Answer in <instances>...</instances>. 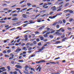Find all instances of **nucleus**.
Instances as JSON below:
<instances>
[{
    "label": "nucleus",
    "instance_id": "nucleus-1",
    "mask_svg": "<svg viewBox=\"0 0 74 74\" xmlns=\"http://www.w3.org/2000/svg\"><path fill=\"white\" fill-rule=\"evenodd\" d=\"M22 50V49H20V47H18L17 48V49H16L15 51V52H19Z\"/></svg>",
    "mask_w": 74,
    "mask_h": 74
},
{
    "label": "nucleus",
    "instance_id": "nucleus-2",
    "mask_svg": "<svg viewBox=\"0 0 74 74\" xmlns=\"http://www.w3.org/2000/svg\"><path fill=\"white\" fill-rule=\"evenodd\" d=\"M41 66H40L38 67L37 69H36V71H38V69H39V72H40V71H41Z\"/></svg>",
    "mask_w": 74,
    "mask_h": 74
},
{
    "label": "nucleus",
    "instance_id": "nucleus-3",
    "mask_svg": "<svg viewBox=\"0 0 74 74\" xmlns=\"http://www.w3.org/2000/svg\"><path fill=\"white\" fill-rule=\"evenodd\" d=\"M15 67H17V68H19L20 69H22V66H20V65L19 64L16 65Z\"/></svg>",
    "mask_w": 74,
    "mask_h": 74
},
{
    "label": "nucleus",
    "instance_id": "nucleus-4",
    "mask_svg": "<svg viewBox=\"0 0 74 74\" xmlns=\"http://www.w3.org/2000/svg\"><path fill=\"white\" fill-rule=\"evenodd\" d=\"M57 23H58V24H60V25H61V24L63 23V22H62V21L61 20H59L58 22H57Z\"/></svg>",
    "mask_w": 74,
    "mask_h": 74
},
{
    "label": "nucleus",
    "instance_id": "nucleus-5",
    "mask_svg": "<svg viewBox=\"0 0 74 74\" xmlns=\"http://www.w3.org/2000/svg\"><path fill=\"white\" fill-rule=\"evenodd\" d=\"M25 67V70L26 71H28V70L27 69L28 68H29V66H28V65H26Z\"/></svg>",
    "mask_w": 74,
    "mask_h": 74
},
{
    "label": "nucleus",
    "instance_id": "nucleus-6",
    "mask_svg": "<svg viewBox=\"0 0 74 74\" xmlns=\"http://www.w3.org/2000/svg\"><path fill=\"white\" fill-rule=\"evenodd\" d=\"M56 16H49V18H50V19H54V18H55Z\"/></svg>",
    "mask_w": 74,
    "mask_h": 74
},
{
    "label": "nucleus",
    "instance_id": "nucleus-7",
    "mask_svg": "<svg viewBox=\"0 0 74 74\" xmlns=\"http://www.w3.org/2000/svg\"><path fill=\"white\" fill-rule=\"evenodd\" d=\"M42 62H43L44 63H45V61L44 60H40V61L38 62V63H41Z\"/></svg>",
    "mask_w": 74,
    "mask_h": 74
},
{
    "label": "nucleus",
    "instance_id": "nucleus-8",
    "mask_svg": "<svg viewBox=\"0 0 74 74\" xmlns=\"http://www.w3.org/2000/svg\"><path fill=\"white\" fill-rule=\"evenodd\" d=\"M5 69V67H3L2 68H0V73H2L3 71H5L4 70H3V71H1L0 70H3V69Z\"/></svg>",
    "mask_w": 74,
    "mask_h": 74
},
{
    "label": "nucleus",
    "instance_id": "nucleus-9",
    "mask_svg": "<svg viewBox=\"0 0 74 74\" xmlns=\"http://www.w3.org/2000/svg\"><path fill=\"white\" fill-rule=\"evenodd\" d=\"M40 15H41V14H38L35 17V18H32V19H36V18H37V17H38V16H40Z\"/></svg>",
    "mask_w": 74,
    "mask_h": 74
},
{
    "label": "nucleus",
    "instance_id": "nucleus-10",
    "mask_svg": "<svg viewBox=\"0 0 74 74\" xmlns=\"http://www.w3.org/2000/svg\"><path fill=\"white\" fill-rule=\"evenodd\" d=\"M67 39V38H64L62 40V42H64V41H65V40H66Z\"/></svg>",
    "mask_w": 74,
    "mask_h": 74
},
{
    "label": "nucleus",
    "instance_id": "nucleus-11",
    "mask_svg": "<svg viewBox=\"0 0 74 74\" xmlns=\"http://www.w3.org/2000/svg\"><path fill=\"white\" fill-rule=\"evenodd\" d=\"M45 27V25H43L41 27L39 28V30H41V29H42L43 28H44Z\"/></svg>",
    "mask_w": 74,
    "mask_h": 74
},
{
    "label": "nucleus",
    "instance_id": "nucleus-12",
    "mask_svg": "<svg viewBox=\"0 0 74 74\" xmlns=\"http://www.w3.org/2000/svg\"><path fill=\"white\" fill-rule=\"evenodd\" d=\"M29 22H30L29 23H28V24H31V23H35V22H32V20H30L29 21Z\"/></svg>",
    "mask_w": 74,
    "mask_h": 74
},
{
    "label": "nucleus",
    "instance_id": "nucleus-13",
    "mask_svg": "<svg viewBox=\"0 0 74 74\" xmlns=\"http://www.w3.org/2000/svg\"><path fill=\"white\" fill-rule=\"evenodd\" d=\"M56 43L57 44H60V43H61V42L60 41H57L56 42Z\"/></svg>",
    "mask_w": 74,
    "mask_h": 74
},
{
    "label": "nucleus",
    "instance_id": "nucleus-14",
    "mask_svg": "<svg viewBox=\"0 0 74 74\" xmlns=\"http://www.w3.org/2000/svg\"><path fill=\"white\" fill-rule=\"evenodd\" d=\"M69 10H70L69 9L67 10H64V12H65V13H66L67 12H69Z\"/></svg>",
    "mask_w": 74,
    "mask_h": 74
},
{
    "label": "nucleus",
    "instance_id": "nucleus-15",
    "mask_svg": "<svg viewBox=\"0 0 74 74\" xmlns=\"http://www.w3.org/2000/svg\"><path fill=\"white\" fill-rule=\"evenodd\" d=\"M33 44H34V45H36L37 44V42L36 41H34L33 42Z\"/></svg>",
    "mask_w": 74,
    "mask_h": 74
},
{
    "label": "nucleus",
    "instance_id": "nucleus-16",
    "mask_svg": "<svg viewBox=\"0 0 74 74\" xmlns=\"http://www.w3.org/2000/svg\"><path fill=\"white\" fill-rule=\"evenodd\" d=\"M22 49L23 50H24V51H26V50H27V49H26V47H23Z\"/></svg>",
    "mask_w": 74,
    "mask_h": 74
},
{
    "label": "nucleus",
    "instance_id": "nucleus-17",
    "mask_svg": "<svg viewBox=\"0 0 74 74\" xmlns=\"http://www.w3.org/2000/svg\"><path fill=\"white\" fill-rule=\"evenodd\" d=\"M11 49H9L8 50H7V52L8 53H10V52H11Z\"/></svg>",
    "mask_w": 74,
    "mask_h": 74
},
{
    "label": "nucleus",
    "instance_id": "nucleus-18",
    "mask_svg": "<svg viewBox=\"0 0 74 74\" xmlns=\"http://www.w3.org/2000/svg\"><path fill=\"white\" fill-rule=\"evenodd\" d=\"M68 5H69V3H66V5H65V7H66L68 6Z\"/></svg>",
    "mask_w": 74,
    "mask_h": 74
},
{
    "label": "nucleus",
    "instance_id": "nucleus-19",
    "mask_svg": "<svg viewBox=\"0 0 74 74\" xmlns=\"http://www.w3.org/2000/svg\"><path fill=\"white\" fill-rule=\"evenodd\" d=\"M40 39L41 40V41H42L44 40V38L42 37H40Z\"/></svg>",
    "mask_w": 74,
    "mask_h": 74
},
{
    "label": "nucleus",
    "instance_id": "nucleus-20",
    "mask_svg": "<svg viewBox=\"0 0 74 74\" xmlns=\"http://www.w3.org/2000/svg\"><path fill=\"white\" fill-rule=\"evenodd\" d=\"M62 13H59L56 14V16H58V15H60L61 14H62Z\"/></svg>",
    "mask_w": 74,
    "mask_h": 74
},
{
    "label": "nucleus",
    "instance_id": "nucleus-21",
    "mask_svg": "<svg viewBox=\"0 0 74 74\" xmlns=\"http://www.w3.org/2000/svg\"><path fill=\"white\" fill-rule=\"evenodd\" d=\"M27 5L28 6H30V5H32V4L30 3H27Z\"/></svg>",
    "mask_w": 74,
    "mask_h": 74
},
{
    "label": "nucleus",
    "instance_id": "nucleus-22",
    "mask_svg": "<svg viewBox=\"0 0 74 74\" xmlns=\"http://www.w3.org/2000/svg\"><path fill=\"white\" fill-rule=\"evenodd\" d=\"M9 40V39H7V40H4V43H6V42H7V40Z\"/></svg>",
    "mask_w": 74,
    "mask_h": 74
},
{
    "label": "nucleus",
    "instance_id": "nucleus-23",
    "mask_svg": "<svg viewBox=\"0 0 74 74\" xmlns=\"http://www.w3.org/2000/svg\"><path fill=\"white\" fill-rule=\"evenodd\" d=\"M23 72L24 73H25V74H30V73L27 72L25 71H23Z\"/></svg>",
    "mask_w": 74,
    "mask_h": 74
},
{
    "label": "nucleus",
    "instance_id": "nucleus-24",
    "mask_svg": "<svg viewBox=\"0 0 74 74\" xmlns=\"http://www.w3.org/2000/svg\"><path fill=\"white\" fill-rule=\"evenodd\" d=\"M62 22L63 23H66V20H65V19H63V20H62Z\"/></svg>",
    "mask_w": 74,
    "mask_h": 74
},
{
    "label": "nucleus",
    "instance_id": "nucleus-25",
    "mask_svg": "<svg viewBox=\"0 0 74 74\" xmlns=\"http://www.w3.org/2000/svg\"><path fill=\"white\" fill-rule=\"evenodd\" d=\"M45 15H47V14H43L41 16H42V17H44V16H45Z\"/></svg>",
    "mask_w": 74,
    "mask_h": 74
},
{
    "label": "nucleus",
    "instance_id": "nucleus-26",
    "mask_svg": "<svg viewBox=\"0 0 74 74\" xmlns=\"http://www.w3.org/2000/svg\"><path fill=\"white\" fill-rule=\"evenodd\" d=\"M7 68L9 70H10L11 69H10V66H7Z\"/></svg>",
    "mask_w": 74,
    "mask_h": 74
},
{
    "label": "nucleus",
    "instance_id": "nucleus-27",
    "mask_svg": "<svg viewBox=\"0 0 74 74\" xmlns=\"http://www.w3.org/2000/svg\"><path fill=\"white\" fill-rule=\"evenodd\" d=\"M69 12L71 14H73V11L72 10H69Z\"/></svg>",
    "mask_w": 74,
    "mask_h": 74
},
{
    "label": "nucleus",
    "instance_id": "nucleus-28",
    "mask_svg": "<svg viewBox=\"0 0 74 74\" xmlns=\"http://www.w3.org/2000/svg\"><path fill=\"white\" fill-rule=\"evenodd\" d=\"M49 63H52V64H56V62H50Z\"/></svg>",
    "mask_w": 74,
    "mask_h": 74
},
{
    "label": "nucleus",
    "instance_id": "nucleus-29",
    "mask_svg": "<svg viewBox=\"0 0 74 74\" xmlns=\"http://www.w3.org/2000/svg\"><path fill=\"white\" fill-rule=\"evenodd\" d=\"M55 8H56V7L55 6H54L51 7V9H54Z\"/></svg>",
    "mask_w": 74,
    "mask_h": 74
},
{
    "label": "nucleus",
    "instance_id": "nucleus-30",
    "mask_svg": "<svg viewBox=\"0 0 74 74\" xmlns=\"http://www.w3.org/2000/svg\"><path fill=\"white\" fill-rule=\"evenodd\" d=\"M35 34H39L40 33V32H35Z\"/></svg>",
    "mask_w": 74,
    "mask_h": 74
},
{
    "label": "nucleus",
    "instance_id": "nucleus-31",
    "mask_svg": "<svg viewBox=\"0 0 74 74\" xmlns=\"http://www.w3.org/2000/svg\"><path fill=\"white\" fill-rule=\"evenodd\" d=\"M62 10V8H60L59 9H58L57 11V12H58V11H60Z\"/></svg>",
    "mask_w": 74,
    "mask_h": 74
},
{
    "label": "nucleus",
    "instance_id": "nucleus-32",
    "mask_svg": "<svg viewBox=\"0 0 74 74\" xmlns=\"http://www.w3.org/2000/svg\"><path fill=\"white\" fill-rule=\"evenodd\" d=\"M58 23H57V22H56V23H53V26H55V25H56V24Z\"/></svg>",
    "mask_w": 74,
    "mask_h": 74
},
{
    "label": "nucleus",
    "instance_id": "nucleus-33",
    "mask_svg": "<svg viewBox=\"0 0 74 74\" xmlns=\"http://www.w3.org/2000/svg\"><path fill=\"white\" fill-rule=\"evenodd\" d=\"M43 36L44 37H48V35H47V34H44Z\"/></svg>",
    "mask_w": 74,
    "mask_h": 74
},
{
    "label": "nucleus",
    "instance_id": "nucleus-34",
    "mask_svg": "<svg viewBox=\"0 0 74 74\" xmlns=\"http://www.w3.org/2000/svg\"><path fill=\"white\" fill-rule=\"evenodd\" d=\"M25 2V0H24L23 1H21L20 3H19V4H22V3H23Z\"/></svg>",
    "mask_w": 74,
    "mask_h": 74
},
{
    "label": "nucleus",
    "instance_id": "nucleus-35",
    "mask_svg": "<svg viewBox=\"0 0 74 74\" xmlns=\"http://www.w3.org/2000/svg\"><path fill=\"white\" fill-rule=\"evenodd\" d=\"M49 37L50 38H53V35H50L49 36Z\"/></svg>",
    "mask_w": 74,
    "mask_h": 74
},
{
    "label": "nucleus",
    "instance_id": "nucleus-36",
    "mask_svg": "<svg viewBox=\"0 0 74 74\" xmlns=\"http://www.w3.org/2000/svg\"><path fill=\"white\" fill-rule=\"evenodd\" d=\"M38 50H39L38 51H39V52H41L42 51V50H43V49H39Z\"/></svg>",
    "mask_w": 74,
    "mask_h": 74
},
{
    "label": "nucleus",
    "instance_id": "nucleus-37",
    "mask_svg": "<svg viewBox=\"0 0 74 74\" xmlns=\"http://www.w3.org/2000/svg\"><path fill=\"white\" fill-rule=\"evenodd\" d=\"M55 32V30H53V31H51L50 33H53Z\"/></svg>",
    "mask_w": 74,
    "mask_h": 74
},
{
    "label": "nucleus",
    "instance_id": "nucleus-38",
    "mask_svg": "<svg viewBox=\"0 0 74 74\" xmlns=\"http://www.w3.org/2000/svg\"><path fill=\"white\" fill-rule=\"evenodd\" d=\"M73 20V19L72 18H71L69 19L70 22H72Z\"/></svg>",
    "mask_w": 74,
    "mask_h": 74
},
{
    "label": "nucleus",
    "instance_id": "nucleus-39",
    "mask_svg": "<svg viewBox=\"0 0 74 74\" xmlns=\"http://www.w3.org/2000/svg\"><path fill=\"white\" fill-rule=\"evenodd\" d=\"M47 31H45L44 32L42 33V34H45V33H47Z\"/></svg>",
    "mask_w": 74,
    "mask_h": 74
},
{
    "label": "nucleus",
    "instance_id": "nucleus-40",
    "mask_svg": "<svg viewBox=\"0 0 74 74\" xmlns=\"http://www.w3.org/2000/svg\"><path fill=\"white\" fill-rule=\"evenodd\" d=\"M56 8H54V9H52L53 11H56Z\"/></svg>",
    "mask_w": 74,
    "mask_h": 74
},
{
    "label": "nucleus",
    "instance_id": "nucleus-41",
    "mask_svg": "<svg viewBox=\"0 0 74 74\" xmlns=\"http://www.w3.org/2000/svg\"><path fill=\"white\" fill-rule=\"evenodd\" d=\"M14 59V57H10L9 58V59H10V60H11V59Z\"/></svg>",
    "mask_w": 74,
    "mask_h": 74
},
{
    "label": "nucleus",
    "instance_id": "nucleus-42",
    "mask_svg": "<svg viewBox=\"0 0 74 74\" xmlns=\"http://www.w3.org/2000/svg\"><path fill=\"white\" fill-rule=\"evenodd\" d=\"M64 2H60L59 3V5H60V4H63Z\"/></svg>",
    "mask_w": 74,
    "mask_h": 74
},
{
    "label": "nucleus",
    "instance_id": "nucleus-43",
    "mask_svg": "<svg viewBox=\"0 0 74 74\" xmlns=\"http://www.w3.org/2000/svg\"><path fill=\"white\" fill-rule=\"evenodd\" d=\"M65 37V35H64V36H62L61 37V38H64Z\"/></svg>",
    "mask_w": 74,
    "mask_h": 74
},
{
    "label": "nucleus",
    "instance_id": "nucleus-44",
    "mask_svg": "<svg viewBox=\"0 0 74 74\" xmlns=\"http://www.w3.org/2000/svg\"><path fill=\"white\" fill-rule=\"evenodd\" d=\"M3 53H7V51L5 50H4L3 51Z\"/></svg>",
    "mask_w": 74,
    "mask_h": 74
},
{
    "label": "nucleus",
    "instance_id": "nucleus-45",
    "mask_svg": "<svg viewBox=\"0 0 74 74\" xmlns=\"http://www.w3.org/2000/svg\"><path fill=\"white\" fill-rule=\"evenodd\" d=\"M21 45L22 46H24V45H25V43H23V44H21Z\"/></svg>",
    "mask_w": 74,
    "mask_h": 74
},
{
    "label": "nucleus",
    "instance_id": "nucleus-46",
    "mask_svg": "<svg viewBox=\"0 0 74 74\" xmlns=\"http://www.w3.org/2000/svg\"><path fill=\"white\" fill-rule=\"evenodd\" d=\"M38 45H42V44H41V43H38Z\"/></svg>",
    "mask_w": 74,
    "mask_h": 74
},
{
    "label": "nucleus",
    "instance_id": "nucleus-47",
    "mask_svg": "<svg viewBox=\"0 0 74 74\" xmlns=\"http://www.w3.org/2000/svg\"><path fill=\"white\" fill-rule=\"evenodd\" d=\"M27 46H29V45H30V43H28L26 45Z\"/></svg>",
    "mask_w": 74,
    "mask_h": 74
},
{
    "label": "nucleus",
    "instance_id": "nucleus-48",
    "mask_svg": "<svg viewBox=\"0 0 74 74\" xmlns=\"http://www.w3.org/2000/svg\"><path fill=\"white\" fill-rule=\"evenodd\" d=\"M20 40L21 39H19L18 40H17L16 41L17 42H19Z\"/></svg>",
    "mask_w": 74,
    "mask_h": 74
},
{
    "label": "nucleus",
    "instance_id": "nucleus-49",
    "mask_svg": "<svg viewBox=\"0 0 74 74\" xmlns=\"http://www.w3.org/2000/svg\"><path fill=\"white\" fill-rule=\"evenodd\" d=\"M32 7H36V5H32Z\"/></svg>",
    "mask_w": 74,
    "mask_h": 74
},
{
    "label": "nucleus",
    "instance_id": "nucleus-50",
    "mask_svg": "<svg viewBox=\"0 0 74 74\" xmlns=\"http://www.w3.org/2000/svg\"><path fill=\"white\" fill-rule=\"evenodd\" d=\"M54 12H51L50 13V15H51V14H53Z\"/></svg>",
    "mask_w": 74,
    "mask_h": 74
},
{
    "label": "nucleus",
    "instance_id": "nucleus-51",
    "mask_svg": "<svg viewBox=\"0 0 74 74\" xmlns=\"http://www.w3.org/2000/svg\"><path fill=\"white\" fill-rule=\"evenodd\" d=\"M19 62H23V60H20L18 61Z\"/></svg>",
    "mask_w": 74,
    "mask_h": 74
},
{
    "label": "nucleus",
    "instance_id": "nucleus-52",
    "mask_svg": "<svg viewBox=\"0 0 74 74\" xmlns=\"http://www.w3.org/2000/svg\"><path fill=\"white\" fill-rule=\"evenodd\" d=\"M45 48V46H43L42 47L41 49H42L43 50V49H44V48Z\"/></svg>",
    "mask_w": 74,
    "mask_h": 74
},
{
    "label": "nucleus",
    "instance_id": "nucleus-53",
    "mask_svg": "<svg viewBox=\"0 0 74 74\" xmlns=\"http://www.w3.org/2000/svg\"><path fill=\"white\" fill-rule=\"evenodd\" d=\"M32 49V47H30L28 49V51H30Z\"/></svg>",
    "mask_w": 74,
    "mask_h": 74
},
{
    "label": "nucleus",
    "instance_id": "nucleus-54",
    "mask_svg": "<svg viewBox=\"0 0 74 74\" xmlns=\"http://www.w3.org/2000/svg\"><path fill=\"white\" fill-rule=\"evenodd\" d=\"M18 19H17V18H14V19H12V21H15V20H18Z\"/></svg>",
    "mask_w": 74,
    "mask_h": 74
},
{
    "label": "nucleus",
    "instance_id": "nucleus-55",
    "mask_svg": "<svg viewBox=\"0 0 74 74\" xmlns=\"http://www.w3.org/2000/svg\"><path fill=\"white\" fill-rule=\"evenodd\" d=\"M36 41H37V42H39L40 41V39L38 38H37L36 39Z\"/></svg>",
    "mask_w": 74,
    "mask_h": 74
},
{
    "label": "nucleus",
    "instance_id": "nucleus-56",
    "mask_svg": "<svg viewBox=\"0 0 74 74\" xmlns=\"http://www.w3.org/2000/svg\"><path fill=\"white\" fill-rule=\"evenodd\" d=\"M11 63H12V64H14V61H12L11 62Z\"/></svg>",
    "mask_w": 74,
    "mask_h": 74
},
{
    "label": "nucleus",
    "instance_id": "nucleus-57",
    "mask_svg": "<svg viewBox=\"0 0 74 74\" xmlns=\"http://www.w3.org/2000/svg\"><path fill=\"white\" fill-rule=\"evenodd\" d=\"M61 47H63V46H57V48H61Z\"/></svg>",
    "mask_w": 74,
    "mask_h": 74
},
{
    "label": "nucleus",
    "instance_id": "nucleus-58",
    "mask_svg": "<svg viewBox=\"0 0 74 74\" xmlns=\"http://www.w3.org/2000/svg\"><path fill=\"white\" fill-rule=\"evenodd\" d=\"M17 16V14H14L12 15V16Z\"/></svg>",
    "mask_w": 74,
    "mask_h": 74
},
{
    "label": "nucleus",
    "instance_id": "nucleus-59",
    "mask_svg": "<svg viewBox=\"0 0 74 74\" xmlns=\"http://www.w3.org/2000/svg\"><path fill=\"white\" fill-rule=\"evenodd\" d=\"M16 6V5H12V6H11V8H12V7H14Z\"/></svg>",
    "mask_w": 74,
    "mask_h": 74
},
{
    "label": "nucleus",
    "instance_id": "nucleus-60",
    "mask_svg": "<svg viewBox=\"0 0 74 74\" xmlns=\"http://www.w3.org/2000/svg\"><path fill=\"white\" fill-rule=\"evenodd\" d=\"M69 15H70V14H69V13L67 14L66 15V16H69Z\"/></svg>",
    "mask_w": 74,
    "mask_h": 74
},
{
    "label": "nucleus",
    "instance_id": "nucleus-61",
    "mask_svg": "<svg viewBox=\"0 0 74 74\" xmlns=\"http://www.w3.org/2000/svg\"><path fill=\"white\" fill-rule=\"evenodd\" d=\"M60 57H58V58H56L54 60H57V59H60Z\"/></svg>",
    "mask_w": 74,
    "mask_h": 74
},
{
    "label": "nucleus",
    "instance_id": "nucleus-62",
    "mask_svg": "<svg viewBox=\"0 0 74 74\" xmlns=\"http://www.w3.org/2000/svg\"><path fill=\"white\" fill-rule=\"evenodd\" d=\"M13 74H17V72L14 71L13 72Z\"/></svg>",
    "mask_w": 74,
    "mask_h": 74
},
{
    "label": "nucleus",
    "instance_id": "nucleus-63",
    "mask_svg": "<svg viewBox=\"0 0 74 74\" xmlns=\"http://www.w3.org/2000/svg\"><path fill=\"white\" fill-rule=\"evenodd\" d=\"M33 45V43L29 44V46H32Z\"/></svg>",
    "mask_w": 74,
    "mask_h": 74
},
{
    "label": "nucleus",
    "instance_id": "nucleus-64",
    "mask_svg": "<svg viewBox=\"0 0 74 74\" xmlns=\"http://www.w3.org/2000/svg\"><path fill=\"white\" fill-rule=\"evenodd\" d=\"M57 28H59V25H56Z\"/></svg>",
    "mask_w": 74,
    "mask_h": 74
}]
</instances>
